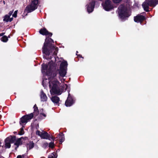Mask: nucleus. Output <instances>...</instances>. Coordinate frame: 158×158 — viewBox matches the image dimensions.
<instances>
[{
    "label": "nucleus",
    "instance_id": "1",
    "mask_svg": "<svg viewBox=\"0 0 158 158\" xmlns=\"http://www.w3.org/2000/svg\"><path fill=\"white\" fill-rule=\"evenodd\" d=\"M55 69V64L53 61L49 62L48 65L43 64L42 65L41 71L44 74L47 76L49 81V86L50 89L51 94H61L59 87L60 83L55 77L57 74V72H54Z\"/></svg>",
    "mask_w": 158,
    "mask_h": 158
},
{
    "label": "nucleus",
    "instance_id": "2",
    "mask_svg": "<svg viewBox=\"0 0 158 158\" xmlns=\"http://www.w3.org/2000/svg\"><path fill=\"white\" fill-rule=\"evenodd\" d=\"M53 43V40L51 38L48 37L46 38L43 47V52L46 56H49L50 55V53L52 50L54 51L53 55H56L58 48L52 44Z\"/></svg>",
    "mask_w": 158,
    "mask_h": 158
},
{
    "label": "nucleus",
    "instance_id": "3",
    "mask_svg": "<svg viewBox=\"0 0 158 158\" xmlns=\"http://www.w3.org/2000/svg\"><path fill=\"white\" fill-rule=\"evenodd\" d=\"M118 9L119 17L122 21L125 20L130 16V14L128 12L127 8L124 5H121Z\"/></svg>",
    "mask_w": 158,
    "mask_h": 158
},
{
    "label": "nucleus",
    "instance_id": "4",
    "mask_svg": "<svg viewBox=\"0 0 158 158\" xmlns=\"http://www.w3.org/2000/svg\"><path fill=\"white\" fill-rule=\"evenodd\" d=\"M158 4V0H146L142 4V6L146 12L149 11V6L155 7Z\"/></svg>",
    "mask_w": 158,
    "mask_h": 158
},
{
    "label": "nucleus",
    "instance_id": "5",
    "mask_svg": "<svg viewBox=\"0 0 158 158\" xmlns=\"http://www.w3.org/2000/svg\"><path fill=\"white\" fill-rule=\"evenodd\" d=\"M38 2V0H31V4L26 6L25 10L28 13L32 12L37 8Z\"/></svg>",
    "mask_w": 158,
    "mask_h": 158
},
{
    "label": "nucleus",
    "instance_id": "6",
    "mask_svg": "<svg viewBox=\"0 0 158 158\" xmlns=\"http://www.w3.org/2000/svg\"><path fill=\"white\" fill-rule=\"evenodd\" d=\"M68 64L66 61L62 62L60 66V68L59 71V73L61 77H64L66 74V68Z\"/></svg>",
    "mask_w": 158,
    "mask_h": 158
},
{
    "label": "nucleus",
    "instance_id": "7",
    "mask_svg": "<svg viewBox=\"0 0 158 158\" xmlns=\"http://www.w3.org/2000/svg\"><path fill=\"white\" fill-rule=\"evenodd\" d=\"M102 5L103 8L106 11H109L114 8L112 2L109 0H106L102 3Z\"/></svg>",
    "mask_w": 158,
    "mask_h": 158
},
{
    "label": "nucleus",
    "instance_id": "8",
    "mask_svg": "<svg viewBox=\"0 0 158 158\" xmlns=\"http://www.w3.org/2000/svg\"><path fill=\"white\" fill-rule=\"evenodd\" d=\"M33 117V114L32 113L23 116L20 119V124L22 125L25 124L27 122L30 121Z\"/></svg>",
    "mask_w": 158,
    "mask_h": 158
},
{
    "label": "nucleus",
    "instance_id": "9",
    "mask_svg": "<svg viewBox=\"0 0 158 158\" xmlns=\"http://www.w3.org/2000/svg\"><path fill=\"white\" fill-rule=\"evenodd\" d=\"M69 93L68 96L67 100L65 102V105L66 106H71L75 102V99Z\"/></svg>",
    "mask_w": 158,
    "mask_h": 158
},
{
    "label": "nucleus",
    "instance_id": "10",
    "mask_svg": "<svg viewBox=\"0 0 158 158\" xmlns=\"http://www.w3.org/2000/svg\"><path fill=\"white\" fill-rule=\"evenodd\" d=\"M95 2V0H89V3L86 5L87 11L89 13H91L93 11Z\"/></svg>",
    "mask_w": 158,
    "mask_h": 158
},
{
    "label": "nucleus",
    "instance_id": "11",
    "mask_svg": "<svg viewBox=\"0 0 158 158\" xmlns=\"http://www.w3.org/2000/svg\"><path fill=\"white\" fill-rule=\"evenodd\" d=\"M40 137L43 139H48L51 140L52 139L54 140L55 138L53 136H51L46 131H43Z\"/></svg>",
    "mask_w": 158,
    "mask_h": 158
},
{
    "label": "nucleus",
    "instance_id": "12",
    "mask_svg": "<svg viewBox=\"0 0 158 158\" xmlns=\"http://www.w3.org/2000/svg\"><path fill=\"white\" fill-rule=\"evenodd\" d=\"M40 99L41 102H46L48 98L46 94L43 90H41L40 94Z\"/></svg>",
    "mask_w": 158,
    "mask_h": 158
},
{
    "label": "nucleus",
    "instance_id": "13",
    "mask_svg": "<svg viewBox=\"0 0 158 158\" xmlns=\"http://www.w3.org/2000/svg\"><path fill=\"white\" fill-rule=\"evenodd\" d=\"M145 19L144 16L143 15H139L134 17V20L135 22L137 23L141 22Z\"/></svg>",
    "mask_w": 158,
    "mask_h": 158
},
{
    "label": "nucleus",
    "instance_id": "14",
    "mask_svg": "<svg viewBox=\"0 0 158 158\" xmlns=\"http://www.w3.org/2000/svg\"><path fill=\"white\" fill-rule=\"evenodd\" d=\"M39 32L40 34L43 35H48L49 36H51L52 35V33L49 32L45 28L41 29Z\"/></svg>",
    "mask_w": 158,
    "mask_h": 158
},
{
    "label": "nucleus",
    "instance_id": "15",
    "mask_svg": "<svg viewBox=\"0 0 158 158\" xmlns=\"http://www.w3.org/2000/svg\"><path fill=\"white\" fill-rule=\"evenodd\" d=\"M22 138H21L16 139L14 143V144L16 146V147L15 148L16 149L19 147V145L22 144Z\"/></svg>",
    "mask_w": 158,
    "mask_h": 158
},
{
    "label": "nucleus",
    "instance_id": "16",
    "mask_svg": "<svg viewBox=\"0 0 158 158\" xmlns=\"http://www.w3.org/2000/svg\"><path fill=\"white\" fill-rule=\"evenodd\" d=\"M34 146V144L32 141H30L27 143L26 146L27 150H30L33 148Z\"/></svg>",
    "mask_w": 158,
    "mask_h": 158
},
{
    "label": "nucleus",
    "instance_id": "17",
    "mask_svg": "<svg viewBox=\"0 0 158 158\" xmlns=\"http://www.w3.org/2000/svg\"><path fill=\"white\" fill-rule=\"evenodd\" d=\"M13 19V18H10V17L8 15H6L4 16L3 18V21L8 22H10L12 21Z\"/></svg>",
    "mask_w": 158,
    "mask_h": 158
},
{
    "label": "nucleus",
    "instance_id": "18",
    "mask_svg": "<svg viewBox=\"0 0 158 158\" xmlns=\"http://www.w3.org/2000/svg\"><path fill=\"white\" fill-rule=\"evenodd\" d=\"M51 100L54 104H57L59 103L60 99L57 96H54L52 97L51 98Z\"/></svg>",
    "mask_w": 158,
    "mask_h": 158
},
{
    "label": "nucleus",
    "instance_id": "19",
    "mask_svg": "<svg viewBox=\"0 0 158 158\" xmlns=\"http://www.w3.org/2000/svg\"><path fill=\"white\" fill-rule=\"evenodd\" d=\"M59 138V141L61 143H62L65 139L64 135L62 133H60L58 135L56 138Z\"/></svg>",
    "mask_w": 158,
    "mask_h": 158
},
{
    "label": "nucleus",
    "instance_id": "20",
    "mask_svg": "<svg viewBox=\"0 0 158 158\" xmlns=\"http://www.w3.org/2000/svg\"><path fill=\"white\" fill-rule=\"evenodd\" d=\"M16 139L15 136H11L6 138V140L9 141L11 143H15Z\"/></svg>",
    "mask_w": 158,
    "mask_h": 158
},
{
    "label": "nucleus",
    "instance_id": "21",
    "mask_svg": "<svg viewBox=\"0 0 158 158\" xmlns=\"http://www.w3.org/2000/svg\"><path fill=\"white\" fill-rule=\"evenodd\" d=\"M33 108H34V114L35 115H37L39 113L38 107L36 106V105H35Z\"/></svg>",
    "mask_w": 158,
    "mask_h": 158
},
{
    "label": "nucleus",
    "instance_id": "22",
    "mask_svg": "<svg viewBox=\"0 0 158 158\" xmlns=\"http://www.w3.org/2000/svg\"><path fill=\"white\" fill-rule=\"evenodd\" d=\"M5 146L6 148H10V147L11 143L9 141L6 140V139L5 140Z\"/></svg>",
    "mask_w": 158,
    "mask_h": 158
},
{
    "label": "nucleus",
    "instance_id": "23",
    "mask_svg": "<svg viewBox=\"0 0 158 158\" xmlns=\"http://www.w3.org/2000/svg\"><path fill=\"white\" fill-rule=\"evenodd\" d=\"M1 40L2 42H6L8 41V39L6 36L5 35L2 37Z\"/></svg>",
    "mask_w": 158,
    "mask_h": 158
},
{
    "label": "nucleus",
    "instance_id": "24",
    "mask_svg": "<svg viewBox=\"0 0 158 158\" xmlns=\"http://www.w3.org/2000/svg\"><path fill=\"white\" fill-rule=\"evenodd\" d=\"M57 156L56 153L53 152L48 157V158H56Z\"/></svg>",
    "mask_w": 158,
    "mask_h": 158
},
{
    "label": "nucleus",
    "instance_id": "25",
    "mask_svg": "<svg viewBox=\"0 0 158 158\" xmlns=\"http://www.w3.org/2000/svg\"><path fill=\"white\" fill-rule=\"evenodd\" d=\"M24 134V131L23 129L22 128H21L20 131L19 132V135H22Z\"/></svg>",
    "mask_w": 158,
    "mask_h": 158
},
{
    "label": "nucleus",
    "instance_id": "26",
    "mask_svg": "<svg viewBox=\"0 0 158 158\" xmlns=\"http://www.w3.org/2000/svg\"><path fill=\"white\" fill-rule=\"evenodd\" d=\"M42 132H40V131L37 130L36 132V134L40 137Z\"/></svg>",
    "mask_w": 158,
    "mask_h": 158
},
{
    "label": "nucleus",
    "instance_id": "27",
    "mask_svg": "<svg viewBox=\"0 0 158 158\" xmlns=\"http://www.w3.org/2000/svg\"><path fill=\"white\" fill-rule=\"evenodd\" d=\"M17 10H16L14 12V13L13 14L12 16L13 17L16 18L17 16Z\"/></svg>",
    "mask_w": 158,
    "mask_h": 158
},
{
    "label": "nucleus",
    "instance_id": "28",
    "mask_svg": "<svg viewBox=\"0 0 158 158\" xmlns=\"http://www.w3.org/2000/svg\"><path fill=\"white\" fill-rule=\"evenodd\" d=\"M54 145L53 142H51L49 144V147L52 148H53Z\"/></svg>",
    "mask_w": 158,
    "mask_h": 158
},
{
    "label": "nucleus",
    "instance_id": "29",
    "mask_svg": "<svg viewBox=\"0 0 158 158\" xmlns=\"http://www.w3.org/2000/svg\"><path fill=\"white\" fill-rule=\"evenodd\" d=\"M122 0H113V2L114 3H118L120 2Z\"/></svg>",
    "mask_w": 158,
    "mask_h": 158
},
{
    "label": "nucleus",
    "instance_id": "30",
    "mask_svg": "<svg viewBox=\"0 0 158 158\" xmlns=\"http://www.w3.org/2000/svg\"><path fill=\"white\" fill-rule=\"evenodd\" d=\"M25 156V155H23L22 156L19 155L17 156V158H24V157Z\"/></svg>",
    "mask_w": 158,
    "mask_h": 158
},
{
    "label": "nucleus",
    "instance_id": "31",
    "mask_svg": "<svg viewBox=\"0 0 158 158\" xmlns=\"http://www.w3.org/2000/svg\"><path fill=\"white\" fill-rule=\"evenodd\" d=\"M13 10L10 11L9 12L8 14L7 15H9V16L10 17L11 15L12 14H13Z\"/></svg>",
    "mask_w": 158,
    "mask_h": 158
},
{
    "label": "nucleus",
    "instance_id": "32",
    "mask_svg": "<svg viewBox=\"0 0 158 158\" xmlns=\"http://www.w3.org/2000/svg\"><path fill=\"white\" fill-rule=\"evenodd\" d=\"M5 33L4 32H3L0 34V37L2 36L5 34Z\"/></svg>",
    "mask_w": 158,
    "mask_h": 158
},
{
    "label": "nucleus",
    "instance_id": "33",
    "mask_svg": "<svg viewBox=\"0 0 158 158\" xmlns=\"http://www.w3.org/2000/svg\"><path fill=\"white\" fill-rule=\"evenodd\" d=\"M42 114L43 116H44V117H46V115H45V114H44V113H43V114Z\"/></svg>",
    "mask_w": 158,
    "mask_h": 158
},
{
    "label": "nucleus",
    "instance_id": "34",
    "mask_svg": "<svg viewBox=\"0 0 158 158\" xmlns=\"http://www.w3.org/2000/svg\"><path fill=\"white\" fill-rule=\"evenodd\" d=\"M135 6H138V4H137L136 3H135Z\"/></svg>",
    "mask_w": 158,
    "mask_h": 158
},
{
    "label": "nucleus",
    "instance_id": "35",
    "mask_svg": "<svg viewBox=\"0 0 158 158\" xmlns=\"http://www.w3.org/2000/svg\"><path fill=\"white\" fill-rule=\"evenodd\" d=\"M64 81V79L63 80H61L62 82Z\"/></svg>",
    "mask_w": 158,
    "mask_h": 158
},
{
    "label": "nucleus",
    "instance_id": "36",
    "mask_svg": "<svg viewBox=\"0 0 158 158\" xmlns=\"http://www.w3.org/2000/svg\"><path fill=\"white\" fill-rule=\"evenodd\" d=\"M44 79H45V78L44 77V79H43V82H44Z\"/></svg>",
    "mask_w": 158,
    "mask_h": 158
},
{
    "label": "nucleus",
    "instance_id": "37",
    "mask_svg": "<svg viewBox=\"0 0 158 158\" xmlns=\"http://www.w3.org/2000/svg\"><path fill=\"white\" fill-rule=\"evenodd\" d=\"M0 158H4L3 157H2L0 156Z\"/></svg>",
    "mask_w": 158,
    "mask_h": 158
},
{
    "label": "nucleus",
    "instance_id": "38",
    "mask_svg": "<svg viewBox=\"0 0 158 158\" xmlns=\"http://www.w3.org/2000/svg\"><path fill=\"white\" fill-rule=\"evenodd\" d=\"M79 56H80L81 57V56L80 55H79Z\"/></svg>",
    "mask_w": 158,
    "mask_h": 158
},
{
    "label": "nucleus",
    "instance_id": "39",
    "mask_svg": "<svg viewBox=\"0 0 158 158\" xmlns=\"http://www.w3.org/2000/svg\"><path fill=\"white\" fill-rule=\"evenodd\" d=\"M54 58L55 59V60H56L55 57H54Z\"/></svg>",
    "mask_w": 158,
    "mask_h": 158
},
{
    "label": "nucleus",
    "instance_id": "40",
    "mask_svg": "<svg viewBox=\"0 0 158 158\" xmlns=\"http://www.w3.org/2000/svg\"><path fill=\"white\" fill-rule=\"evenodd\" d=\"M46 59H47V58H48V57H46Z\"/></svg>",
    "mask_w": 158,
    "mask_h": 158
},
{
    "label": "nucleus",
    "instance_id": "41",
    "mask_svg": "<svg viewBox=\"0 0 158 158\" xmlns=\"http://www.w3.org/2000/svg\"><path fill=\"white\" fill-rule=\"evenodd\" d=\"M78 52L77 51V53Z\"/></svg>",
    "mask_w": 158,
    "mask_h": 158
}]
</instances>
